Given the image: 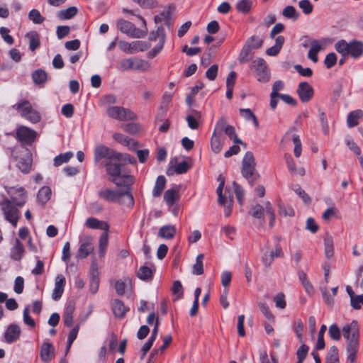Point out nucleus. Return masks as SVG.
I'll return each instance as SVG.
<instances>
[{"instance_id":"nucleus-1","label":"nucleus","mask_w":363,"mask_h":363,"mask_svg":"<svg viewBox=\"0 0 363 363\" xmlns=\"http://www.w3.org/2000/svg\"><path fill=\"white\" fill-rule=\"evenodd\" d=\"M4 189L9 196H3L0 208L5 219L16 227L20 218V208L27 202L28 194L23 187L19 186H4Z\"/></svg>"},{"instance_id":"nucleus-2","label":"nucleus","mask_w":363,"mask_h":363,"mask_svg":"<svg viewBox=\"0 0 363 363\" xmlns=\"http://www.w3.org/2000/svg\"><path fill=\"white\" fill-rule=\"evenodd\" d=\"M342 333L346 340L347 360L354 362L359 347V328L357 320L345 324Z\"/></svg>"},{"instance_id":"nucleus-3","label":"nucleus","mask_w":363,"mask_h":363,"mask_svg":"<svg viewBox=\"0 0 363 363\" xmlns=\"http://www.w3.org/2000/svg\"><path fill=\"white\" fill-rule=\"evenodd\" d=\"M335 49L342 57L350 55L357 59L363 54V43L359 40L348 43L345 40H340L335 43Z\"/></svg>"},{"instance_id":"nucleus-4","label":"nucleus","mask_w":363,"mask_h":363,"mask_svg":"<svg viewBox=\"0 0 363 363\" xmlns=\"http://www.w3.org/2000/svg\"><path fill=\"white\" fill-rule=\"evenodd\" d=\"M242 174L250 185L258 179L259 174L255 169V160L251 152H247L242 162Z\"/></svg>"},{"instance_id":"nucleus-5","label":"nucleus","mask_w":363,"mask_h":363,"mask_svg":"<svg viewBox=\"0 0 363 363\" xmlns=\"http://www.w3.org/2000/svg\"><path fill=\"white\" fill-rule=\"evenodd\" d=\"M13 108L17 110L21 117L29 121L32 123H37L41 119L40 113L34 109L28 100H23L14 104Z\"/></svg>"},{"instance_id":"nucleus-6","label":"nucleus","mask_w":363,"mask_h":363,"mask_svg":"<svg viewBox=\"0 0 363 363\" xmlns=\"http://www.w3.org/2000/svg\"><path fill=\"white\" fill-rule=\"evenodd\" d=\"M106 113L109 118L121 121H132L136 118V115L131 110L118 106L109 107Z\"/></svg>"},{"instance_id":"nucleus-7","label":"nucleus","mask_w":363,"mask_h":363,"mask_svg":"<svg viewBox=\"0 0 363 363\" xmlns=\"http://www.w3.org/2000/svg\"><path fill=\"white\" fill-rule=\"evenodd\" d=\"M117 28L124 34L131 38H140L145 35V33L137 28L133 23L123 18L116 22Z\"/></svg>"},{"instance_id":"nucleus-8","label":"nucleus","mask_w":363,"mask_h":363,"mask_svg":"<svg viewBox=\"0 0 363 363\" xmlns=\"http://www.w3.org/2000/svg\"><path fill=\"white\" fill-rule=\"evenodd\" d=\"M94 156L96 161L103 158L109 160L119 161L121 157V154L104 145H99L96 147Z\"/></svg>"},{"instance_id":"nucleus-9","label":"nucleus","mask_w":363,"mask_h":363,"mask_svg":"<svg viewBox=\"0 0 363 363\" xmlns=\"http://www.w3.org/2000/svg\"><path fill=\"white\" fill-rule=\"evenodd\" d=\"M252 67L255 69L257 80L267 82L269 80V74L266 62L262 58H258L252 62Z\"/></svg>"},{"instance_id":"nucleus-10","label":"nucleus","mask_w":363,"mask_h":363,"mask_svg":"<svg viewBox=\"0 0 363 363\" xmlns=\"http://www.w3.org/2000/svg\"><path fill=\"white\" fill-rule=\"evenodd\" d=\"M218 180L220 182L218 186L216 189L217 194L218 196V203L223 206H232L233 201V197L232 194L228 191V189L225 191V194H223V189L225 184L224 178L220 175L218 177Z\"/></svg>"},{"instance_id":"nucleus-11","label":"nucleus","mask_w":363,"mask_h":363,"mask_svg":"<svg viewBox=\"0 0 363 363\" xmlns=\"http://www.w3.org/2000/svg\"><path fill=\"white\" fill-rule=\"evenodd\" d=\"M325 44L324 40H318L315 39H310L308 42L303 44L304 48L310 47L308 52V57L313 62H317L318 60L317 54L322 49V46Z\"/></svg>"},{"instance_id":"nucleus-12","label":"nucleus","mask_w":363,"mask_h":363,"mask_svg":"<svg viewBox=\"0 0 363 363\" xmlns=\"http://www.w3.org/2000/svg\"><path fill=\"white\" fill-rule=\"evenodd\" d=\"M37 135V133L26 126L21 125L16 130V138L26 144L32 143Z\"/></svg>"},{"instance_id":"nucleus-13","label":"nucleus","mask_w":363,"mask_h":363,"mask_svg":"<svg viewBox=\"0 0 363 363\" xmlns=\"http://www.w3.org/2000/svg\"><path fill=\"white\" fill-rule=\"evenodd\" d=\"M91 240L92 238L91 236H86L80 240V246L77 253L78 258H86L94 250Z\"/></svg>"},{"instance_id":"nucleus-14","label":"nucleus","mask_w":363,"mask_h":363,"mask_svg":"<svg viewBox=\"0 0 363 363\" xmlns=\"http://www.w3.org/2000/svg\"><path fill=\"white\" fill-rule=\"evenodd\" d=\"M297 94L302 102H307L313 96V89L307 82H301L297 89Z\"/></svg>"},{"instance_id":"nucleus-15","label":"nucleus","mask_w":363,"mask_h":363,"mask_svg":"<svg viewBox=\"0 0 363 363\" xmlns=\"http://www.w3.org/2000/svg\"><path fill=\"white\" fill-rule=\"evenodd\" d=\"M21 332V328L18 325H9L4 333L5 341L7 343H12L16 342L17 340H18Z\"/></svg>"},{"instance_id":"nucleus-16","label":"nucleus","mask_w":363,"mask_h":363,"mask_svg":"<svg viewBox=\"0 0 363 363\" xmlns=\"http://www.w3.org/2000/svg\"><path fill=\"white\" fill-rule=\"evenodd\" d=\"M99 286V272L96 262L94 261L91 264L90 271V291L92 294L96 293Z\"/></svg>"},{"instance_id":"nucleus-17","label":"nucleus","mask_w":363,"mask_h":363,"mask_svg":"<svg viewBox=\"0 0 363 363\" xmlns=\"http://www.w3.org/2000/svg\"><path fill=\"white\" fill-rule=\"evenodd\" d=\"M122 191H113L108 188H104L98 192L99 198L109 202L119 201Z\"/></svg>"},{"instance_id":"nucleus-18","label":"nucleus","mask_w":363,"mask_h":363,"mask_svg":"<svg viewBox=\"0 0 363 363\" xmlns=\"http://www.w3.org/2000/svg\"><path fill=\"white\" fill-rule=\"evenodd\" d=\"M104 165L106 167L107 173L112 177L111 182H116V178L121 177V165L118 163L113 162V160L106 162Z\"/></svg>"},{"instance_id":"nucleus-19","label":"nucleus","mask_w":363,"mask_h":363,"mask_svg":"<svg viewBox=\"0 0 363 363\" xmlns=\"http://www.w3.org/2000/svg\"><path fill=\"white\" fill-rule=\"evenodd\" d=\"M65 285V278L63 275L59 274L56 277L55 287L52 291V298L57 301L60 299L63 294L64 287Z\"/></svg>"},{"instance_id":"nucleus-20","label":"nucleus","mask_w":363,"mask_h":363,"mask_svg":"<svg viewBox=\"0 0 363 363\" xmlns=\"http://www.w3.org/2000/svg\"><path fill=\"white\" fill-rule=\"evenodd\" d=\"M283 255L281 247L277 246L274 251H271L269 253L266 252L263 254L262 257V263L265 267H269L275 257H283Z\"/></svg>"},{"instance_id":"nucleus-21","label":"nucleus","mask_w":363,"mask_h":363,"mask_svg":"<svg viewBox=\"0 0 363 363\" xmlns=\"http://www.w3.org/2000/svg\"><path fill=\"white\" fill-rule=\"evenodd\" d=\"M84 225L90 229H100L104 230V232L108 231L109 228V225L106 222L99 220L94 217L88 218L85 221Z\"/></svg>"},{"instance_id":"nucleus-22","label":"nucleus","mask_w":363,"mask_h":363,"mask_svg":"<svg viewBox=\"0 0 363 363\" xmlns=\"http://www.w3.org/2000/svg\"><path fill=\"white\" fill-rule=\"evenodd\" d=\"M157 34L160 36V40L158 43L147 53V57L149 58H154L164 47L165 36L163 28H158Z\"/></svg>"},{"instance_id":"nucleus-23","label":"nucleus","mask_w":363,"mask_h":363,"mask_svg":"<svg viewBox=\"0 0 363 363\" xmlns=\"http://www.w3.org/2000/svg\"><path fill=\"white\" fill-rule=\"evenodd\" d=\"M224 143V137L218 134H216V133H213L211 140V147L213 152H215L216 154L219 153L222 150Z\"/></svg>"},{"instance_id":"nucleus-24","label":"nucleus","mask_w":363,"mask_h":363,"mask_svg":"<svg viewBox=\"0 0 363 363\" xmlns=\"http://www.w3.org/2000/svg\"><path fill=\"white\" fill-rule=\"evenodd\" d=\"M113 138L115 140L119 143L128 147L130 149L133 150L137 147V142L121 133H116L113 135Z\"/></svg>"},{"instance_id":"nucleus-25","label":"nucleus","mask_w":363,"mask_h":363,"mask_svg":"<svg viewBox=\"0 0 363 363\" xmlns=\"http://www.w3.org/2000/svg\"><path fill=\"white\" fill-rule=\"evenodd\" d=\"M24 251L25 250L23 244L18 239H16L11 250V259L16 261L21 260L24 255Z\"/></svg>"},{"instance_id":"nucleus-26","label":"nucleus","mask_w":363,"mask_h":363,"mask_svg":"<svg viewBox=\"0 0 363 363\" xmlns=\"http://www.w3.org/2000/svg\"><path fill=\"white\" fill-rule=\"evenodd\" d=\"M54 347L50 343H44L41 346L40 357L44 362H50L54 356Z\"/></svg>"},{"instance_id":"nucleus-27","label":"nucleus","mask_w":363,"mask_h":363,"mask_svg":"<svg viewBox=\"0 0 363 363\" xmlns=\"http://www.w3.org/2000/svg\"><path fill=\"white\" fill-rule=\"evenodd\" d=\"M113 312L116 317L123 318L129 311V308L125 306L124 303L118 299H116L112 304Z\"/></svg>"},{"instance_id":"nucleus-28","label":"nucleus","mask_w":363,"mask_h":363,"mask_svg":"<svg viewBox=\"0 0 363 363\" xmlns=\"http://www.w3.org/2000/svg\"><path fill=\"white\" fill-rule=\"evenodd\" d=\"M177 233L174 225H167L161 227L158 232V236L164 239H172Z\"/></svg>"},{"instance_id":"nucleus-29","label":"nucleus","mask_w":363,"mask_h":363,"mask_svg":"<svg viewBox=\"0 0 363 363\" xmlns=\"http://www.w3.org/2000/svg\"><path fill=\"white\" fill-rule=\"evenodd\" d=\"M130 188L127 187L125 191H122V194L120 196L118 202L121 204L125 205L129 208H132L134 205V199L132 194L130 192Z\"/></svg>"},{"instance_id":"nucleus-30","label":"nucleus","mask_w":363,"mask_h":363,"mask_svg":"<svg viewBox=\"0 0 363 363\" xmlns=\"http://www.w3.org/2000/svg\"><path fill=\"white\" fill-rule=\"evenodd\" d=\"M363 116V111L357 109L354 111H351L347 118V126L352 128L358 125V120Z\"/></svg>"},{"instance_id":"nucleus-31","label":"nucleus","mask_w":363,"mask_h":363,"mask_svg":"<svg viewBox=\"0 0 363 363\" xmlns=\"http://www.w3.org/2000/svg\"><path fill=\"white\" fill-rule=\"evenodd\" d=\"M253 6L252 0H238L235 9L239 13H248Z\"/></svg>"},{"instance_id":"nucleus-32","label":"nucleus","mask_w":363,"mask_h":363,"mask_svg":"<svg viewBox=\"0 0 363 363\" xmlns=\"http://www.w3.org/2000/svg\"><path fill=\"white\" fill-rule=\"evenodd\" d=\"M325 255L330 259L334 255V242L332 236L326 235L324 238Z\"/></svg>"},{"instance_id":"nucleus-33","label":"nucleus","mask_w":363,"mask_h":363,"mask_svg":"<svg viewBox=\"0 0 363 363\" xmlns=\"http://www.w3.org/2000/svg\"><path fill=\"white\" fill-rule=\"evenodd\" d=\"M29 40V48L31 51H35L40 46L39 35L35 31L29 32L26 35Z\"/></svg>"},{"instance_id":"nucleus-34","label":"nucleus","mask_w":363,"mask_h":363,"mask_svg":"<svg viewBox=\"0 0 363 363\" xmlns=\"http://www.w3.org/2000/svg\"><path fill=\"white\" fill-rule=\"evenodd\" d=\"M166 184V179L164 176H159L157 178L154 189L152 190V196L154 197H158L161 195L162 191L164 189Z\"/></svg>"},{"instance_id":"nucleus-35","label":"nucleus","mask_w":363,"mask_h":363,"mask_svg":"<svg viewBox=\"0 0 363 363\" xmlns=\"http://www.w3.org/2000/svg\"><path fill=\"white\" fill-rule=\"evenodd\" d=\"M32 79L35 84H43L48 79L47 72L42 69H38L32 74Z\"/></svg>"},{"instance_id":"nucleus-36","label":"nucleus","mask_w":363,"mask_h":363,"mask_svg":"<svg viewBox=\"0 0 363 363\" xmlns=\"http://www.w3.org/2000/svg\"><path fill=\"white\" fill-rule=\"evenodd\" d=\"M108 243V231L104 232L99 238V254L101 257L105 255L107 246Z\"/></svg>"},{"instance_id":"nucleus-37","label":"nucleus","mask_w":363,"mask_h":363,"mask_svg":"<svg viewBox=\"0 0 363 363\" xmlns=\"http://www.w3.org/2000/svg\"><path fill=\"white\" fill-rule=\"evenodd\" d=\"M179 191L176 189H171L165 191L164 199L167 205L172 206L176 200L179 199Z\"/></svg>"},{"instance_id":"nucleus-38","label":"nucleus","mask_w":363,"mask_h":363,"mask_svg":"<svg viewBox=\"0 0 363 363\" xmlns=\"http://www.w3.org/2000/svg\"><path fill=\"white\" fill-rule=\"evenodd\" d=\"M32 161L30 157L21 158L18 163V168L24 174H28L31 169Z\"/></svg>"},{"instance_id":"nucleus-39","label":"nucleus","mask_w":363,"mask_h":363,"mask_svg":"<svg viewBox=\"0 0 363 363\" xmlns=\"http://www.w3.org/2000/svg\"><path fill=\"white\" fill-rule=\"evenodd\" d=\"M116 103V96L114 94H107L104 96L99 101V105L106 108V111L109 107Z\"/></svg>"},{"instance_id":"nucleus-40","label":"nucleus","mask_w":363,"mask_h":363,"mask_svg":"<svg viewBox=\"0 0 363 363\" xmlns=\"http://www.w3.org/2000/svg\"><path fill=\"white\" fill-rule=\"evenodd\" d=\"M51 189L49 186H43L40 189L38 194V200L41 203H45L51 197Z\"/></svg>"},{"instance_id":"nucleus-41","label":"nucleus","mask_w":363,"mask_h":363,"mask_svg":"<svg viewBox=\"0 0 363 363\" xmlns=\"http://www.w3.org/2000/svg\"><path fill=\"white\" fill-rule=\"evenodd\" d=\"M252 51V46L250 45V42H247V44H245L239 55L238 60L240 63H245L248 62L250 59V55Z\"/></svg>"},{"instance_id":"nucleus-42","label":"nucleus","mask_w":363,"mask_h":363,"mask_svg":"<svg viewBox=\"0 0 363 363\" xmlns=\"http://www.w3.org/2000/svg\"><path fill=\"white\" fill-rule=\"evenodd\" d=\"M230 126V125L228 124L226 120L223 117H221L217 121L213 133L222 135L223 133L225 134V133H226L228 127Z\"/></svg>"},{"instance_id":"nucleus-43","label":"nucleus","mask_w":363,"mask_h":363,"mask_svg":"<svg viewBox=\"0 0 363 363\" xmlns=\"http://www.w3.org/2000/svg\"><path fill=\"white\" fill-rule=\"evenodd\" d=\"M150 65L148 62H147L144 60L133 57V70L145 72V71L148 70L150 69Z\"/></svg>"},{"instance_id":"nucleus-44","label":"nucleus","mask_w":363,"mask_h":363,"mask_svg":"<svg viewBox=\"0 0 363 363\" xmlns=\"http://www.w3.org/2000/svg\"><path fill=\"white\" fill-rule=\"evenodd\" d=\"M204 255L199 254L196 259V263L192 267V273L196 275H201L203 273V259Z\"/></svg>"},{"instance_id":"nucleus-45","label":"nucleus","mask_w":363,"mask_h":363,"mask_svg":"<svg viewBox=\"0 0 363 363\" xmlns=\"http://www.w3.org/2000/svg\"><path fill=\"white\" fill-rule=\"evenodd\" d=\"M240 116L244 118L246 121H252L256 127H258L259 123L257 120L255 115L252 112L250 108H240Z\"/></svg>"},{"instance_id":"nucleus-46","label":"nucleus","mask_w":363,"mask_h":363,"mask_svg":"<svg viewBox=\"0 0 363 363\" xmlns=\"http://www.w3.org/2000/svg\"><path fill=\"white\" fill-rule=\"evenodd\" d=\"M73 157L72 152H67L56 156L54 159V164L56 167L62 165L63 163L67 162Z\"/></svg>"},{"instance_id":"nucleus-47","label":"nucleus","mask_w":363,"mask_h":363,"mask_svg":"<svg viewBox=\"0 0 363 363\" xmlns=\"http://www.w3.org/2000/svg\"><path fill=\"white\" fill-rule=\"evenodd\" d=\"M265 212V207L264 208L262 206L259 204H256L252 206L250 214L257 219H262L264 217V214Z\"/></svg>"},{"instance_id":"nucleus-48","label":"nucleus","mask_w":363,"mask_h":363,"mask_svg":"<svg viewBox=\"0 0 363 363\" xmlns=\"http://www.w3.org/2000/svg\"><path fill=\"white\" fill-rule=\"evenodd\" d=\"M282 15L285 18L293 19L294 21H296L299 16L298 13L293 6H286L282 11Z\"/></svg>"},{"instance_id":"nucleus-49","label":"nucleus","mask_w":363,"mask_h":363,"mask_svg":"<svg viewBox=\"0 0 363 363\" xmlns=\"http://www.w3.org/2000/svg\"><path fill=\"white\" fill-rule=\"evenodd\" d=\"M137 274L140 279L149 280L152 277V271L147 266H142L138 269Z\"/></svg>"},{"instance_id":"nucleus-50","label":"nucleus","mask_w":363,"mask_h":363,"mask_svg":"<svg viewBox=\"0 0 363 363\" xmlns=\"http://www.w3.org/2000/svg\"><path fill=\"white\" fill-rule=\"evenodd\" d=\"M77 13V9L74 6L69 7L67 9L62 10L59 12L58 16L61 19H69L74 16Z\"/></svg>"},{"instance_id":"nucleus-51","label":"nucleus","mask_w":363,"mask_h":363,"mask_svg":"<svg viewBox=\"0 0 363 363\" xmlns=\"http://www.w3.org/2000/svg\"><path fill=\"white\" fill-rule=\"evenodd\" d=\"M133 57L123 59L117 66L120 71H127L133 69Z\"/></svg>"},{"instance_id":"nucleus-52","label":"nucleus","mask_w":363,"mask_h":363,"mask_svg":"<svg viewBox=\"0 0 363 363\" xmlns=\"http://www.w3.org/2000/svg\"><path fill=\"white\" fill-rule=\"evenodd\" d=\"M28 18L34 23H42L45 18L40 14V11L37 9H32L28 13Z\"/></svg>"},{"instance_id":"nucleus-53","label":"nucleus","mask_w":363,"mask_h":363,"mask_svg":"<svg viewBox=\"0 0 363 363\" xmlns=\"http://www.w3.org/2000/svg\"><path fill=\"white\" fill-rule=\"evenodd\" d=\"M328 334L334 340L337 341L341 338V330L336 324H333L329 327Z\"/></svg>"},{"instance_id":"nucleus-54","label":"nucleus","mask_w":363,"mask_h":363,"mask_svg":"<svg viewBox=\"0 0 363 363\" xmlns=\"http://www.w3.org/2000/svg\"><path fill=\"white\" fill-rule=\"evenodd\" d=\"M265 212L269 217V226L272 228L275 223V214L272 206L269 201L265 203Z\"/></svg>"},{"instance_id":"nucleus-55","label":"nucleus","mask_w":363,"mask_h":363,"mask_svg":"<svg viewBox=\"0 0 363 363\" xmlns=\"http://www.w3.org/2000/svg\"><path fill=\"white\" fill-rule=\"evenodd\" d=\"M122 128L124 131L132 135L138 133L140 130V125L137 123H133L123 124L122 125Z\"/></svg>"},{"instance_id":"nucleus-56","label":"nucleus","mask_w":363,"mask_h":363,"mask_svg":"<svg viewBox=\"0 0 363 363\" xmlns=\"http://www.w3.org/2000/svg\"><path fill=\"white\" fill-rule=\"evenodd\" d=\"M345 142L350 150H352L357 156L360 155L361 150L359 147L353 141L350 137H347L345 139Z\"/></svg>"},{"instance_id":"nucleus-57","label":"nucleus","mask_w":363,"mask_h":363,"mask_svg":"<svg viewBox=\"0 0 363 363\" xmlns=\"http://www.w3.org/2000/svg\"><path fill=\"white\" fill-rule=\"evenodd\" d=\"M150 44L148 43L144 42V41H134L133 42V54L136 53L139 51H145L149 47Z\"/></svg>"},{"instance_id":"nucleus-58","label":"nucleus","mask_w":363,"mask_h":363,"mask_svg":"<svg viewBox=\"0 0 363 363\" xmlns=\"http://www.w3.org/2000/svg\"><path fill=\"white\" fill-rule=\"evenodd\" d=\"M259 310L264 315V316L271 322L274 321V316L272 313L269 307L264 303H259L258 304Z\"/></svg>"},{"instance_id":"nucleus-59","label":"nucleus","mask_w":363,"mask_h":363,"mask_svg":"<svg viewBox=\"0 0 363 363\" xmlns=\"http://www.w3.org/2000/svg\"><path fill=\"white\" fill-rule=\"evenodd\" d=\"M29 306H26L23 310V319L25 324L28 325L30 328H35V320L30 316L29 314Z\"/></svg>"},{"instance_id":"nucleus-60","label":"nucleus","mask_w":363,"mask_h":363,"mask_svg":"<svg viewBox=\"0 0 363 363\" xmlns=\"http://www.w3.org/2000/svg\"><path fill=\"white\" fill-rule=\"evenodd\" d=\"M337 62V55L334 52L328 53L325 58L324 64L328 69L332 68Z\"/></svg>"},{"instance_id":"nucleus-61","label":"nucleus","mask_w":363,"mask_h":363,"mask_svg":"<svg viewBox=\"0 0 363 363\" xmlns=\"http://www.w3.org/2000/svg\"><path fill=\"white\" fill-rule=\"evenodd\" d=\"M9 29L6 27L0 28V35L4 40L9 45H12L14 43V40L11 35L9 34Z\"/></svg>"},{"instance_id":"nucleus-62","label":"nucleus","mask_w":363,"mask_h":363,"mask_svg":"<svg viewBox=\"0 0 363 363\" xmlns=\"http://www.w3.org/2000/svg\"><path fill=\"white\" fill-rule=\"evenodd\" d=\"M299 8L303 11V12L308 15L313 11V5L308 0H301L298 3Z\"/></svg>"},{"instance_id":"nucleus-63","label":"nucleus","mask_w":363,"mask_h":363,"mask_svg":"<svg viewBox=\"0 0 363 363\" xmlns=\"http://www.w3.org/2000/svg\"><path fill=\"white\" fill-rule=\"evenodd\" d=\"M172 291L174 295H176L178 298H182L183 295V287L179 281H174L172 288Z\"/></svg>"},{"instance_id":"nucleus-64","label":"nucleus","mask_w":363,"mask_h":363,"mask_svg":"<svg viewBox=\"0 0 363 363\" xmlns=\"http://www.w3.org/2000/svg\"><path fill=\"white\" fill-rule=\"evenodd\" d=\"M133 42L128 43L125 40H120L118 42L119 48L124 52L128 54H133Z\"/></svg>"}]
</instances>
